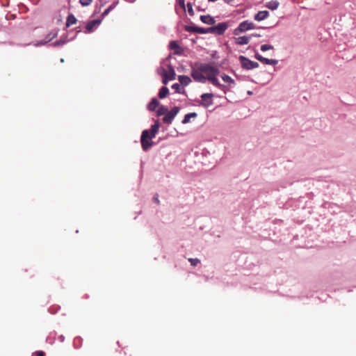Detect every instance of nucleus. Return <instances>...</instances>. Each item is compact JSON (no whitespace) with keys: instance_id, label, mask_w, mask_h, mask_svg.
<instances>
[{"instance_id":"nucleus-1","label":"nucleus","mask_w":356,"mask_h":356,"mask_svg":"<svg viewBox=\"0 0 356 356\" xmlns=\"http://www.w3.org/2000/svg\"><path fill=\"white\" fill-rule=\"evenodd\" d=\"M219 74V70L216 67L208 65H202V83L208 80L211 84L218 87L224 93H227V87L225 85L220 84L217 79Z\"/></svg>"},{"instance_id":"nucleus-2","label":"nucleus","mask_w":356,"mask_h":356,"mask_svg":"<svg viewBox=\"0 0 356 356\" xmlns=\"http://www.w3.org/2000/svg\"><path fill=\"white\" fill-rule=\"evenodd\" d=\"M160 123L159 120H156L155 123L152 125L149 130L146 129L142 132L140 141L141 146L144 151L148 150L154 144L152 138L155 137L159 132Z\"/></svg>"},{"instance_id":"nucleus-3","label":"nucleus","mask_w":356,"mask_h":356,"mask_svg":"<svg viewBox=\"0 0 356 356\" xmlns=\"http://www.w3.org/2000/svg\"><path fill=\"white\" fill-rule=\"evenodd\" d=\"M228 28V24L226 22H221L217 25L212 26L209 28L202 27V34L211 33L215 35H221Z\"/></svg>"},{"instance_id":"nucleus-4","label":"nucleus","mask_w":356,"mask_h":356,"mask_svg":"<svg viewBox=\"0 0 356 356\" xmlns=\"http://www.w3.org/2000/svg\"><path fill=\"white\" fill-rule=\"evenodd\" d=\"M239 60L241 65V67L245 70H252L254 68H257L259 67V63L252 60H250L248 58L244 56H239Z\"/></svg>"},{"instance_id":"nucleus-5","label":"nucleus","mask_w":356,"mask_h":356,"mask_svg":"<svg viewBox=\"0 0 356 356\" xmlns=\"http://www.w3.org/2000/svg\"><path fill=\"white\" fill-rule=\"evenodd\" d=\"M253 29H254V24L252 22L245 21L240 23L238 26L234 30V34L238 35L240 33L245 32Z\"/></svg>"},{"instance_id":"nucleus-6","label":"nucleus","mask_w":356,"mask_h":356,"mask_svg":"<svg viewBox=\"0 0 356 356\" xmlns=\"http://www.w3.org/2000/svg\"><path fill=\"white\" fill-rule=\"evenodd\" d=\"M179 108L178 106H175L171 109V111H168L165 113V115L163 118V122L165 124H171L174 118L179 113Z\"/></svg>"},{"instance_id":"nucleus-7","label":"nucleus","mask_w":356,"mask_h":356,"mask_svg":"<svg viewBox=\"0 0 356 356\" xmlns=\"http://www.w3.org/2000/svg\"><path fill=\"white\" fill-rule=\"evenodd\" d=\"M163 83L167 84L168 80H173L175 79V72L171 66H168V71L163 72Z\"/></svg>"},{"instance_id":"nucleus-8","label":"nucleus","mask_w":356,"mask_h":356,"mask_svg":"<svg viewBox=\"0 0 356 356\" xmlns=\"http://www.w3.org/2000/svg\"><path fill=\"white\" fill-rule=\"evenodd\" d=\"M254 57L257 60H259L260 62H261L262 63L266 64V65H276L278 63L277 60L268 59V58H264L258 53L255 54Z\"/></svg>"},{"instance_id":"nucleus-9","label":"nucleus","mask_w":356,"mask_h":356,"mask_svg":"<svg viewBox=\"0 0 356 356\" xmlns=\"http://www.w3.org/2000/svg\"><path fill=\"white\" fill-rule=\"evenodd\" d=\"M213 95L212 93H204L202 95V106L208 107L213 104L212 98Z\"/></svg>"},{"instance_id":"nucleus-10","label":"nucleus","mask_w":356,"mask_h":356,"mask_svg":"<svg viewBox=\"0 0 356 356\" xmlns=\"http://www.w3.org/2000/svg\"><path fill=\"white\" fill-rule=\"evenodd\" d=\"M222 79L227 83H228V86H226L227 87V90H229L232 86L235 85V81L229 75L222 74L221 76Z\"/></svg>"},{"instance_id":"nucleus-11","label":"nucleus","mask_w":356,"mask_h":356,"mask_svg":"<svg viewBox=\"0 0 356 356\" xmlns=\"http://www.w3.org/2000/svg\"><path fill=\"white\" fill-rule=\"evenodd\" d=\"M269 16V13L267 10H262L259 11L255 15H254V19L256 21L260 22L262 20H264Z\"/></svg>"},{"instance_id":"nucleus-12","label":"nucleus","mask_w":356,"mask_h":356,"mask_svg":"<svg viewBox=\"0 0 356 356\" xmlns=\"http://www.w3.org/2000/svg\"><path fill=\"white\" fill-rule=\"evenodd\" d=\"M170 48L172 50H175L174 53L175 54H181L182 53L181 47H180L176 41H171L170 42Z\"/></svg>"},{"instance_id":"nucleus-13","label":"nucleus","mask_w":356,"mask_h":356,"mask_svg":"<svg viewBox=\"0 0 356 356\" xmlns=\"http://www.w3.org/2000/svg\"><path fill=\"white\" fill-rule=\"evenodd\" d=\"M100 20H98V19H94V20H92L90 22H89L87 24H86V29L87 30L88 32H91L92 31L93 29L97 26L98 25L99 23H100Z\"/></svg>"},{"instance_id":"nucleus-14","label":"nucleus","mask_w":356,"mask_h":356,"mask_svg":"<svg viewBox=\"0 0 356 356\" xmlns=\"http://www.w3.org/2000/svg\"><path fill=\"white\" fill-rule=\"evenodd\" d=\"M202 22L209 25H213L216 22L215 19L210 15H202Z\"/></svg>"},{"instance_id":"nucleus-15","label":"nucleus","mask_w":356,"mask_h":356,"mask_svg":"<svg viewBox=\"0 0 356 356\" xmlns=\"http://www.w3.org/2000/svg\"><path fill=\"white\" fill-rule=\"evenodd\" d=\"M250 40V37L244 35L236 38V44L240 45L247 44L248 43H249Z\"/></svg>"},{"instance_id":"nucleus-16","label":"nucleus","mask_w":356,"mask_h":356,"mask_svg":"<svg viewBox=\"0 0 356 356\" xmlns=\"http://www.w3.org/2000/svg\"><path fill=\"white\" fill-rule=\"evenodd\" d=\"M159 105V102L156 99L154 98L149 102L147 107L149 111H153L156 110V107H158Z\"/></svg>"},{"instance_id":"nucleus-17","label":"nucleus","mask_w":356,"mask_h":356,"mask_svg":"<svg viewBox=\"0 0 356 356\" xmlns=\"http://www.w3.org/2000/svg\"><path fill=\"white\" fill-rule=\"evenodd\" d=\"M77 20L76 17L72 14H70L67 17L66 26L69 27L73 24H75Z\"/></svg>"},{"instance_id":"nucleus-18","label":"nucleus","mask_w":356,"mask_h":356,"mask_svg":"<svg viewBox=\"0 0 356 356\" xmlns=\"http://www.w3.org/2000/svg\"><path fill=\"white\" fill-rule=\"evenodd\" d=\"M280 3L277 1H270L266 3V7L272 10H276Z\"/></svg>"},{"instance_id":"nucleus-19","label":"nucleus","mask_w":356,"mask_h":356,"mask_svg":"<svg viewBox=\"0 0 356 356\" xmlns=\"http://www.w3.org/2000/svg\"><path fill=\"white\" fill-rule=\"evenodd\" d=\"M169 92L168 88L167 87H162L159 92V97L160 99L165 98Z\"/></svg>"},{"instance_id":"nucleus-20","label":"nucleus","mask_w":356,"mask_h":356,"mask_svg":"<svg viewBox=\"0 0 356 356\" xmlns=\"http://www.w3.org/2000/svg\"><path fill=\"white\" fill-rule=\"evenodd\" d=\"M57 36V32H51L46 36V40L43 42H40L41 44H44L51 40H52L54 38H55Z\"/></svg>"},{"instance_id":"nucleus-21","label":"nucleus","mask_w":356,"mask_h":356,"mask_svg":"<svg viewBox=\"0 0 356 356\" xmlns=\"http://www.w3.org/2000/svg\"><path fill=\"white\" fill-rule=\"evenodd\" d=\"M197 116L196 113H190L185 115L184 118L182 120L183 124H186L190 122L191 118H195Z\"/></svg>"},{"instance_id":"nucleus-22","label":"nucleus","mask_w":356,"mask_h":356,"mask_svg":"<svg viewBox=\"0 0 356 356\" xmlns=\"http://www.w3.org/2000/svg\"><path fill=\"white\" fill-rule=\"evenodd\" d=\"M168 109L164 106H161L159 107L158 110L156 111V113L158 116H161L163 115H165L166 113H168Z\"/></svg>"},{"instance_id":"nucleus-23","label":"nucleus","mask_w":356,"mask_h":356,"mask_svg":"<svg viewBox=\"0 0 356 356\" xmlns=\"http://www.w3.org/2000/svg\"><path fill=\"white\" fill-rule=\"evenodd\" d=\"M185 29H186V31H189V32L193 31V32H196V33H200V27H197V26H186Z\"/></svg>"},{"instance_id":"nucleus-24","label":"nucleus","mask_w":356,"mask_h":356,"mask_svg":"<svg viewBox=\"0 0 356 356\" xmlns=\"http://www.w3.org/2000/svg\"><path fill=\"white\" fill-rule=\"evenodd\" d=\"M191 74L195 81H200V72L197 70H193Z\"/></svg>"},{"instance_id":"nucleus-25","label":"nucleus","mask_w":356,"mask_h":356,"mask_svg":"<svg viewBox=\"0 0 356 356\" xmlns=\"http://www.w3.org/2000/svg\"><path fill=\"white\" fill-rule=\"evenodd\" d=\"M187 10H188V14L191 16H193L194 15V11H193V6H192L191 3H190V2H188L187 3Z\"/></svg>"},{"instance_id":"nucleus-26","label":"nucleus","mask_w":356,"mask_h":356,"mask_svg":"<svg viewBox=\"0 0 356 356\" xmlns=\"http://www.w3.org/2000/svg\"><path fill=\"white\" fill-rule=\"evenodd\" d=\"M179 80L181 83L186 84L190 81V79L186 76H179Z\"/></svg>"},{"instance_id":"nucleus-27","label":"nucleus","mask_w":356,"mask_h":356,"mask_svg":"<svg viewBox=\"0 0 356 356\" xmlns=\"http://www.w3.org/2000/svg\"><path fill=\"white\" fill-rule=\"evenodd\" d=\"M273 49V47L272 45H270V44H262L261 46V50L262 51H268V50H270V49Z\"/></svg>"},{"instance_id":"nucleus-28","label":"nucleus","mask_w":356,"mask_h":356,"mask_svg":"<svg viewBox=\"0 0 356 356\" xmlns=\"http://www.w3.org/2000/svg\"><path fill=\"white\" fill-rule=\"evenodd\" d=\"M79 2L83 6H88L91 4L92 0H79Z\"/></svg>"},{"instance_id":"nucleus-29","label":"nucleus","mask_w":356,"mask_h":356,"mask_svg":"<svg viewBox=\"0 0 356 356\" xmlns=\"http://www.w3.org/2000/svg\"><path fill=\"white\" fill-rule=\"evenodd\" d=\"M189 261L191 263V265H193V266H196L197 264V263L199 262L198 259H190Z\"/></svg>"},{"instance_id":"nucleus-30","label":"nucleus","mask_w":356,"mask_h":356,"mask_svg":"<svg viewBox=\"0 0 356 356\" xmlns=\"http://www.w3.org/2000/svg\"><path fill=\"white\" fill-rule=\"evenodd\" d=\"M181 86L179 83H175L172 86V88L175 89L176 92H179V90L180 89Z\"/></svg>"},{"instance_id":"nucleus-31","label":"nucleus","mask_w":356,"mask_h":356,"mask_svg":"<svg viewBox=\"0 0 356 356\" xmlns=\"http://www.w3.org/2000/svg\"><path fill=\"white\" fill-rule=\"evenodd\" d=\"M44 355L43 351H36L33 353V356H44Z\"/></svg>"},{"instance_id":"nucleus-32","label":"nucleus","mask_w":356,"mask_h":356,"mask_svg":"<svg viewBox=\"0 0 356 356\" xmlns=\"http://www.w3.org/2000/svg\"><path fill=\"white\" fill-rule=\"evenodd\" d=\"M111 9H112V6H109L107 9H106L104 10V12L103 13L102 15L105 16V15H108Z\"/></svg>"},{"instance_id":"nucleus-33","label":"nucleus","mask_w":356,"mask_h":356,"mask_svg":"<svg viewBox=\"0 0 356 356\" xmlns=\"http://www.w3.org/2000/svg\"><path fill=\"white\" fill-rule=\"evenodd\" d=\"M178 3L179 6L185 10V4H184V0H178Z\"/></svg>"},{"instance_id":"nucleus-34","label":"nucleus","mask_w":356,"mask_h":356,"mask_svg":"<svg viewBox=\"0 0 356 356\" xmlns=\"http://www.w3.org/2000/svg\"><path fill=\"white\" fill-rule=\"evenodd\" d=\"M153 200L157 203V204H159V195L157 194H156L154 197H153Z\"/></svg>"},{"instance_id":"nucleus-35","label":"nucleus","mask_w":356,"mask_h":356,"mask_svg":"<svg viewBox=\"0 0 356 356\" xmlns=\"http://www.w3.org/2000/svg\"><path fill=\"white\" fill-rule=\"evenodd\" d=\"M225 2L227 3H231L232 1H233L234 0H224Z\"/></svg>"},{"instance_id":"nucleus-36","label":"nucleus","mask_w":356,"mask_h":356,"mask_svg":"<svg viewBox=\"0 0 356 356\" xmlns=\"http://www.w3.org/2000/svg\"><path fill=\"white\" fill-rule=\"evenodd\" d=\"M209 1H216V0H209Z\"/></svg>"}]
</instances>
